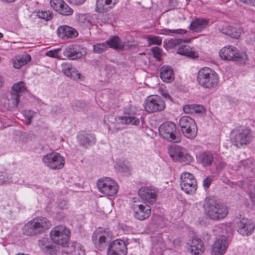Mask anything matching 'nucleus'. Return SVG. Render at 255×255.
Returning a JSON list of instances; mask_svg holds the SVG:
<instances>
[{
  "instance_id": "nucleus-1",
  "label": "nucleus",
  "mask_w": 255,
  "mask_h": 255,
  "mask_svg": "<svg viewBox=\"0 0 255 255\" xmlns=\"http://www.w3.org/2000/svg\"><path fill=\"white\" fill-rule=\"evenodd\" d=\"M205 214L215 221L224 219L228 214V209L224 204L211 198H207L203 206Z\"/></svg>"
},
{
  "instance_id": "nucleus-2",
  "label": "nucleus",
  "mask_w": 255,
  "mask_h": 255,
  "mask_svg": "<svg viewBox=\"0 0 255 255\" xmlns=\"http://www.w3.org/2000/svg\"><path fill=\"white\" fill-rule=\"evenodd\" d=\"M51 222L46 218L38 217L26 223L23 227L24 234L32 236L41 233L50 228Z\"/></svg>"
},
{
  "instance_id": "nucleus-3",
  "label": "nucleus",
  "mask_w": 255,
  "mask_h": 255,
  "mask_svg": "<svg viewBox=\"0 0 255 255\" xmlns=\"http://www.w3.org/2000/svg\"><path fill=\"white\" fill-rule=\"evenodd\" d=\"M219 55L222 60L234 61L240 65L245 64L248 60V56L245 51L240 50L231 45L221 48Z\"/></svg>"
},
{
  "instance_id": "nucleus-4",
  "label": "nucleus",
  "mask_w": 255,
  "mask_h": 255,
  "mask_svg": "<svg viewBox=\"0 0 255 255\" xmlns=\"http://www.w3.org/2000/svg\"><path fill=\"white\" fill-rule=\"evenodd\" d=\"M197 80L201 87L209 89L217 86L219 78L215 71L208 67H204L199 70Z\"/></svg>"
},
{
  "instance_id": "nucleus-5",
  "label": "nucleus",
  "mask_w": 255,
  "mask_h": 255,
  "mask_svg": "<svg viewBox=\"0 0 255 255\" xmlns=\"http://www.w3.org/2000/svg\"><path fill=\"white\" fill-rule=\"evenodd\" d=\"M160 135L166 140L175 142H179L181 136L176 130V126L171 122L163 123L159 128Z\"/></svg>"
},
{
  "instance_id": "nucleus-6",
  "label": "nucleus",
  "mask_w": 255,
  "mask_h": 255,
  "mask_svg": "<svg viewBox=\"0 0 255 255\" xmlns=\"http://www.w3.org/2000/svg\"><path fill=\"white\" fill-rule=\"evenodd\" d=\"M253 139L252 131L248 128L234 130L231 133V140L235 146L239 147L250 143Z\"/></svg>"
},
{
  "instance_id": "nucleus-7",
  "label": "nucleus",
  "mask_w": 255,
  "mask_h": 255,
  "mask_svg": "<svg viewBox=\"0 0 255 255\" xmlns=\"http://www.w3.org/2000/svg\"><path fill=\"white\" fill-rule=\"evenodd\" d=\"M70 234L69 229L62 225L54 227L50 232V238L53 242L62 246L67 245Z\"/></svg>"
},
{
  "instance_id": "nucleus-8",
  "label": "nucleus",
  "mask_w": 255,
  "mask_h": 255,
  "mask_svg": "<svg viewBox=\"0 0 255 255\" xmlns=\"http://www.w3.org/2000/svg\"><path fill=\"white\" fill-rule=\"evenodd\" d=\"M179 125L184 135L188 138H194L197 133V127L193 119L184 116L179 120Z\"/></svg>"
},
{
  "instance_id": "nucleus-9",
  "label": "nucleus",
  "mask_w": 255,
  "mask_h": 255,
  "mask_svg": "<svg viewBox=\"0 0 255 255\" xmlns=\"http://www.w3.org/2000/svg\"><path fill=\"white\" fill-rule=\"evenodd\" d=\"M97 187L100 192L107 196H113L117 194L119 186L116 182L110 178L100 179Z\"/></svg>"
},
{
  "instance_id": "nucleus-10",
  "label": "nucleus",
  "mask_w": 255,
  "mask_h": 255,
  "mask_svg": "<svg viewBox=\"0 0 255 255\" xmlns=\"http://www.w3.org/2000/svg\"><path fill=\"white\" fill-rule=\"evenodd\" d=\"M44 164L52 169H62L65 165V158L60 153L52 152L47 153L42 157Z\"/></svg>"
},
{
  "instance_id": "nucleus-11",
  "label": "nucleus",
  "mask_w": 255,
  "mask_h": 255,
  "mask_svg": "<svg viewBox=\"0 0 255 255\" xmlns=\"http://www.w3.org/2000/svg\"><path fill=\"white\" fill-rule=\"evenodd\" d=\"M170 157L175 161L185 163H190L193 160V157L187 153L185 150L178 145L171 146L168 148Z\"/></svg>"
},
{
  "instance_id": "nucleus-12",
  "label": "nucleus",
  "mask_w": 255,
  "mask_h": 255,
  "mask_svg": "<svg viewBox=\"0 0 255 255\" xmlns=\"http://www.w3.org/2000/svg\"><path fill=\"white\" fill-rule=\"evenodd\" d=\"M144 109L148 113L163 111L165 108L164 101L158 96H150L144 102Z\"/></svg>"
},
{
  "instance_id": "nucleus-13",
  "label": "nucleus",
  "mask_w": 255,
  "mask_h": 255,
  "mask_svg": "<svg viewBox=\"0 0 255 255\" xmlns=\"http://www.w3.org/2000/svg\"><path fill=\"white\" fill-rule=\"evenodd\" d=\"M134 217L137 220L143 221L149 218L151 208L145 202L135 201L132 207Z\"/></svg>"
},
{
  "instance_id": "nucleus-14",
  "label": "nucleus",
  "mask_w": 255,
  "mask_h": 255,
  "mask_svg": "<svg viewBox=\"0 0 255 255\" xmlns=\"http://www.w3.org/2000/svg\"><path fill=\"white\" fill-rule=\"evenodd\" d=\"M180 179V186L183 191L188 194H193L195 192L197 183L192 174L188 172L183 173Z\"/></svg>"
},
{
  "instance_id": "nucleus-15",
  "label": "nucleus",
  "mask_w": 255,
  "mask_h": 255,
  "mask_svg": "<svg viewBox=\"0 0 255 255\" xmlns=\"http://www.w3.org/2000/svg\"><path fill=\"white\" fill-rule=\"evenodd\" d=\"M26 90L25 84L22 82L15 83L12 87L10 93V99L9 104H11V107H16L19 103V98L21 95Z\"/></svg>"
},
{
  "instance_id": "nucleus-16",
  "label": "nucleus",
  "mask_w": 255,
  "mask_h": 255,
  "mask_svg": "<svg viewBox=\"0 0 255 255\" xmlns=\"http://www.w3.org/2000/svg\"><path fill=\"white\" fill-rule=\"evenodd\" d=\"M138 110L134 107L130 106L125 109V116L123 117V124H130L137 126L139 124V119L136 117Z\"/></svg>"
},
{
  "instance_id": "nucleus-17",
  "label": "nucleus",
  "mask_w": 255,
  "mask_h": 255,
  "mask_svg": "<svg viewBox=\"0 0 255 255\" xmlns=\"http://www.w3.org/2000/svg\"><path fill=\"white\" fill-rule=\"evenodd\" d=\"M127 248L124 241L116 240L109 246L107 250L108 255H126Z\"/></svg>"
},
{
  "instance_id": "nucleus-18",
  "label": "nucleus",
  "mask_w": 255,
  "mask_h": 255,
  "mask_svg": "<svg viewBox=\"0 0 255 255\" xmlns=\"http://www.w3.org/2000/svg\"><path fill=\"white\" fill-rule=\"evenodd\" d=\"M139 197L149 204L154 203L156 200L157 191L152 187H141L138 192Z\"/></svg>"
},
{
  "instance_id": "nucleus-19",
  "label": "nucleus",
  "mask_w": 255,
  "mask_h": 255,
  "mask_svg": "<svg viewBox=\"0 0 255 255\" xmlns=\"http://www.w3.org/2000/svg\"><path fill=\"white\" fill-rule=\"evenodd\" d=\"M229 243L225 236L216 239L212 246L211 255H223L226 252Z\"/></svg>"
},
{
  "instance_id": "nucleus-20",
  "label": "nucleus",
  "mask_w": 255,
  "mask_h": 255,
  "mask_svg": "<svg viewBox=\"0 0 255 255\" xmlns=\"http://www.w3.org/2000/svg\"><path fill=\"white\" fill-rule=\"evenodd\" d=\"M50 4L53 9L61 15L70 16L73 13V10L63 0H50Z\"/></svg>"
},
{
  "instance_id": "nucleus-21",
  "label": "nucleus",
  "mask_w": 255,
  "mask_h": 255,
  "mask_svg": "<svg viewBox=\"0 0 255 255\" xmlns=\"http://www.w3.org/2000/svg\"><path fill=\"white\" fill-rule=\"evenodd\" d=\"M86 54L87 51L85 48L80 47H74L73 45L67 47L63 51L64 55L71 60L81 58Z\"/></svg>"
},
{
  "instance_id": "nucleus-22",
  "label": "nucleus",
  "mask_w": 255,
  "mask_h": 255,
  "mask_svg": "<svg viewBox=\"0 0 255 255\" xmlns=\"http://www.w3.org/2000/svg\"><path fill=\"white\" fill-rule=\"evenodd\" d=\"M219 30L222 33L236 39L239 38L244 32L243 28L237 25L223 24L219 27Z\"/></svg>"
},
{
  "instance_id": "nucleus-23",
  "label": "nucleus",
  "mask_w": 255,
  "mask_h": 255,
  "mask_svg": "<svg viewBox=\"0 0 255 255\" xmlns=\"http://www.w3.org/2000/svg\"><path fill=\"white\" fill-rule=\"evenodd\" d=\"M255 229V225L252 220L243 218L238 224V232L243 236L251 235Z\"/></svg>"
},
{
  "instance_id": "nucleus-24",
  "label": "nucleus",
  "mask_w": 255,
  "mask_h": 255,
  "mask_svg": "<svg viewBox=\"0 0 255 255\" xmlns=\"http://www.w3.org/2000/svg\"><path fill=\"white\" fill-rule=\"evenodd\" d=\"M108 233L99 229L95 231L92 236V241L96 248L101 250L106 246Z\"/></svg>"
},
{
  "instance_id": "nucleus-25",
  "label": "nucleus",
  "mask_w": 255,
  "mask_h": 255,
  "mask_svg": "<svg viewBox=\"0 0 255 255\" xmlns=\"http://www.w3.org/2000/svg\"><path fill=\"white\" fill-rule=\"evenodd\" d=\"M57 33L58 37L62 39L73 38L78 35L76 30L67 25L59 27L57 30Z\"/></svg>"
},
{
  "instance_id": "nucleus-26",
  "label": "nucleus",
  "mask_w": 255,
  "mask_h": 255,
  "mask_svg": "<svg viewBox=\"0 0 255 255\" xmlns=\"http://www.w3.org/2000/svg\"><path fill=\"white\" fill-rule=\"evenodd\" d=\"M62 71L66 76L75 80H81L80 73L69 63H63L61 65Z\"/></svg>"
},
{
  "instance_id": "nucleus-27",
  "label": "nucleus",
  "mask_w": 255,
  "mask_h": 255,
  "mask_svg": "<svg viewBox=\"0 0 255 255\" xmlns=\"http://www.w3.org/2000/svg\"><path fill=\"white\" fill-rule=\"evenodd\" d=\"M119 0H97L96 11L99 13L107 12L114 7Z\"/></svg>"
},
{
  "instance_id": "nucleus-28",
  "label": "nucleus",
  "mask_w": 255,
  "mask_h": 255,
  "mask_svg": "<svg viewBox=\"0 0 255 255\" xmlns=\"http://www.w3.org/2000/svg\"><path fill=\"white\" fill-rule=\"evenodd\" d=\"M78 139L81 145L87 147L96 143L95 135L89 132H81L78 135Z\"/></svg>"
},
{
  "instance_id": "nucleus-29",
  "label": "nucleus",
  "mask_w": 255,
  "mask_h": 255,
  "mask_svg": "<svg viewBox=\"0 0 255 255\" xmlns=\"http://www.w3.org/2000/svg\"><path fill=\"white\" fill-rule=\"evenodd\" d=\"M209 20L206 18H196L191 22L189 29L194 32H201L209 25Z\"/></svg>"
},
{
  "instance_id": "nucleus-30",
  "label": "nucleus",
  "mask_w": 255,
  "mask_h": 255,
  "mask_svg": "<svg viewBox=\"0 0 255 255\" xmlns=\"http://www.w3.org/2000/svg\"><path fill=\"white\" fill-rule=\"evenodd\" d=\"M204 245L202 241L193 239L190 245V251L192 255H202L204 252Z\"/></svg>"
},
{
  "instance_id": "nucleus-31",
  "label": "nucleus",
  "mask_w": 255,
  "mask_h": 255,
  "mask_svg": "<svg viewBox=\"0 0 255 255\" xmlns=\"http://www.w3.org/2000/svg\"><path fill=\"white\" fill-rule=\"evenodd\" d=\"M160 77L164 82L170 83L174 79V72L172 68L167 65H164L160 70Z\"/></svg>"
},
{
  "instance_id": "nucleus-32",
  "label": "nucleus",
  "mask_w": 255,
  "mask_h": 255,
  "mask_svg": "<svg viewBox=\"0 0 255 255\" xmlns=\"http://www.w3.org/2000/svg\"><path fill=\"white\" fill-rule=\"evenodd\" d=\"M31 60V57L29 54L17 55L12 60L13 67L15 69H20L29 62Z\"/></svg>"
},
{
  "instance_id": "nucleus-33",
  "label": "nucleus",
  "mask_w": 255,
  "mask_h": 255,
  "mask_svg": "<svg viewBox=\"0 0 255 255\" xmlns=\"http://www.w3.org/2000/svg\"><path fill=\"white\" fill-rule=\"evenodd\" d=\"M177 53L192 59H196L199 56L197 51L194 50L192 48L186 45L180 47L178 49Z\"/></svg>"
},
{
  "instance_id": "nucleus-34",
  "label": "nucleus",
  "mask_w": 255,
  "mask_h": 255,
  "mask_svg": "<svg viewBox=\"0 0 255 255\" xmlns=\"http://www.w3.org/2000/svg\"><path fill=\"white\" fill-rule=\"evenodd\" d=\"M197 161L204 166L210 165L213 161V155L209 151L200 153L197 157Z\"/></svg>"
},
{
  "instance_id": "nucleus-35",
  "label": "nucleus",
  "mask_w": 255,
  "mask_h": 255,
  "mask_svg": "<svg viewBox=\"0 0 255 255\" xmlns=\"http://www.w3.org/2000/svg\"><path fill=\"white\" fill-rule=\"evenodd\" d=\"M77 19L79 22L85 24L89 28L93 25L94 19L89 14H78Z\"/></svg>"
},
{
  "instance_id": "nucleus-36",
  "label": "nucleus",
  "mask_w": 255,
  "mask_h": 255,
  "mask_svg": "<svg viewBox=\"0 0 255 255\" xmlns=\"http://www.w3.org/2000/svg\"><path fill=\"white\" fill-rule=\"evenodd\" d=\"M67 255H85V251L80 244L69 247L66 251Z\"/></svg>"
},
{
  "instance_id": "nucleus-37",
  "label": "nucleus",
  "mask_w": 255,
  "mask_h": 255,
  "mask_svg": "<svg viewBox=\"0 0 255 255\" xmlns=\"http://www.w3.org/2000/svg\"><path fill=\"white\" fill-rule=\"evenodd\" d=\"M106 42L108 47L119 49H122L124 47V44L121 42L120 38L117 36H114Z\"/></svg>"
},
{
  "instance_id": "nucleus-38",
  "label": "nucleus",
  "mask_w": 255,
  "mask_h": 255,
  "mask_svg": "<svg viewBox=\"0 0 255 255\" xmlns=\"http://www.w3.org/2000/svg\"><path fill=\"white\" fill-rule=\"evenodd\" d=\"M104 121L108 126L123 124V117H118L116 118L113 115H109L105 117Z\"/></svg>"
},
{
  "instance_id": "nucleus-39",
  "label": "nucleus",
  "mask_w": 255,
  "mask_h": 255,
  "mask_svg": "<svg viewBox=\"0 0 255 255\" xmlns=\"http://www.w3.org/2000/svg\"><path fill=\"white\" fill-rule=\"evenodd\" d=\"M220 228L222 230L221 233L223 234L222 236H225V235L229 236L232 234L233 228L231 223L221 224Z\"/></svg>"
},
{
  "instance_id": "nucleus-40",
  "label": "nucleus",
  "mask_w": 255,
  "mask_h": 255,
  "mask_svg": "<svg viewBox=\"0 0 255 255\" xmlns=\"http://www.w3.org/2000/svg\"><path fill=\"white\" fill-rule=\"evenodd\" d=\"M148 46L151 45H160L162 43V38L157 36L149 35L146 38Z\"/></svg>"
},
{
  "instance_id": "nucleus-41",
  "label": "nucleus",
  "mask_w": 255,
  "mask_h": 255,
  "mask_svg": "<svg viewBox=\"0 0 255 255\" xmlns=\"http://www.w3.org/2000/svg\"><path fill=\"white\" fill-rule=\"evenodd\" d=\"M182 42V40L181 39L171 38L168 40H164V43L166 45V47L171 48L180 44Z\"/></svg>"
},
{
  "instance_id": "nucleus-42",
  "label": "nucleus",
  "mask_w": 255,
  "mask_h": 255,
  "mask_svg": "<svg viewBox=\"0 0 255 255\" xmlns=\"http://www.w3.org/2000/svg\"><path fill=\"white\" fill-rule=\"evenodd\" d=\"M108 49L107 44L106 43H97L93 45V50L95 53H101Z\"/></svg>"
},
{
  "instance_id": "nucleus-43",
  "label": "nucleus",
  "mask_w": 255,
  "mask_h": 255,
  "mask_svg": "<svg viewBox=\"0 0 255 255\" xmlns=\"http://www.w3.org/2000/svg\"><path fill=\"white\" fill-rule=\"evenodd\" d=\"M60 50L61 48H56L53 50H50L46 52L45 55L48 57L60 59L61 58V56L60 54Z\"/></svg>"
},
{
  "instance_id": "nucleus-44",
  "label": "nucleus",
  "mask_w": 255,
  "mask_h": 255,
  "mask_svg": "<svg viewBox=\"0 0 255 255\" xmlns=\"http://www.w3.org/2000/svg\"><path fill=\"white\" fill-rule=\"evenodd\" d=\"M23 115L27 119V124L29 125L31 122V119L36 115V113L31 110H25L24 111Z\"/></svg>"
},
{
  "instance_id": "nucleus-45",
  "label": "nucleus",
  "mask_w": 255,
  "mask_h": 255,
  "mask_svg": "<svg viewBox=\"0 0 255 255\" xmlns=\"http://www.w3.org/2000/svg\"><path fill=\"white\" fill-rule=\"evenodd\" d=\"M38 16L39 17L49 20L52 17V13L50 11H41L38 12Z\"/></svg>"
},
{
  "instance_id": "nucleus-46",
  "label": "nucleus",
  "mask_w": 255,
  "mask_h": 255,
  "mask_svg": "<svg viewBox=\"0 0 255 255\" xmlns=\"http://www.w3.org/2000/svg\"><path fill=\"white\" fill-rule=\"evenodd\" d=\"M151 51L154 57L160 60L162 56V50L158 47H154L151 48Z\"/></svg>"
},
{
  "instance_id": "nucleus-47",
  "label": "nucleus",
  "mask_w": 255,
  "mask_h": 255,
  "mask_svg": "<svg viewBox=\"0 0 255 255\" xmlns=\"http://www.w3.org/2000/svg\"><path fill=\"white\" fill-rule=\"evenodd\" d=\"M158 91L164 98L171 99L170 96L167 93L165 87L164 86H159Z\"/></svg>"
},
{
  "instance_id": "nucleus-48",
  "label": "nucleus",
  "mask_w": 255,
  "mask_h": 255,
  "mask_svg": "<svg viewBox=\"0 0 255 255\" xmlns=\"http://www.w3.org/2000/svg\"><path fill=\"white\" fill-rule=\"evenodd\" d=\"M194 105H186L183 107V111L186 114H194Z\"/></svg>"
},
{
  "instance_id": "nucleus-49",
  "label": "nucleus",
  "mask_w": 255,
  "mask_h": 255,
  "mask_svg": "<svg viewBox=\"0 0 255 255\" xmlns=\"http://www.w3.org/2000/svg\"><path fill=\"white\" fill-rule=\"evenodd\" d=\"M171 36L175 35H183L187 33L185 29L179 28L176 29H171Z\"/></svg>"
},
{
  "instance_id": "nucleus-50",
  "label": "nucleus",
  "mask_w": 255,
  "mask_h": 255,
  "mask_svg": "<svg viewBox=\"0 0 255 255\" xmlns=\"http://www.w3.org/2000/svg\"><path fill=\"white\" fill-rule=\"evenodd\" d=\"M194 113H202L204 112V108L202 106L194 105Z\"/></svg>"
},
{
  "instance_id": "nucleus-51",
  "label": "nucleus",
  "mask_w": 255,
  "mask_h": 255,
  "mask_svg": "<svg viewBox=\"0 0 255 255\" xmlns=\"http://www.w3.org/2000/svg\"><path fill=\"white\" fill-rule=\"evenodd\" d=\"M171 29L168 28L161 29L158 30L157 33L161 35H170Z\"/></svg>"
},
{
  "instance_id": "nucleus-52",
  "label": "nucleus",
  "mask_w": 255,
  "mask_h": 255,
  "mask_svg": "<svg viewBox=\"0 0 255 255\" xmlns=\"http://www.w3.org/2000/svg\"><path fill=\"white\" fill-rule=\"evenodd\" d=\"M213 179L211 177L208 176L207 177L204 181H203V186L205 188H208L210 186Z\"/></svg>"
},
{
  "instance_id": "nucleus-53",
  "label": "nucleus",
  "mask_w": 255,
  "mask_h": 255,
  "mask_svg": "<svg viewBox=\"0 0 255 255\" xmlns=\"http://www.w3.org/2000/svg\"><path fill=\"white\" fill-rule=\"evenodd\" d=\"M47 242V239L44 238L39 241L38 244L41 249H42L43 250H45V249L48 248V246L46 245Z\"/></svg>"
},
{
  "instance_id": "nucleus-54",
  "label": "nucleus",
  "mask_w": 255,
  "mask_h": 255,
  "mask_svg": "<svg viewBox=\"0 0 255 255\" xmlns=\"http://www.w3.org/2000/svg\"><path fill=\"white\" fill-rule=\"evenodd\" d=\"M70 3L75 5H79L84 3L86 0H66Z\"/></svg>"
},
{
  "instance_id": "nucleus-55",
  "label": "nucleus",
  "mask_w": 255,
  "mask_h": 255,
  "mask_svg": "<svg viewBox=\"0 0 255 255\" xmlns=\"http://www.w3.org/2000/svg\"><path fill=\"white\" fill-rule=\"evenodd\" d=\"M68 205V202L66 200H62L58 204V207L61 209H67Z\"/></svg>"
},
{
  "instance_id": "nucleus-56",
  "label": "nucleus",
  "mask_w": 255,
  "mask_h": 255,
  "mask_svg": "<svg viewBox=\"0 0 255 255\" xmlns=\"http://www.w3.org/2000/svg\"><path fill=\"white\" fill-rule=\"evenodd\" d=\"M165 2L168 4L170 8H174L176 5V0H164Z\"/></svg>"
},
{
  "instance_id": "nucleus-57",
  "label": "nucleus",
  "mask_w": 255,
  "mask_h": 255,
  "mask_svg": "<svg viewBox=\"0 0 255 255\" xmlns=\"http://www.w3.org/2000/svg\"><path fill=\"white\" fill-rule=\"evenodd\" d=\"M243 2L252 6H255V0H240Z\"/></svg>"
},
{
  "instance_id": "nucleus-58",
  "label": "nucleus",
  "mask_w": 255,
  "mask_h": 255,
  "mask_svg": "<svg viewBox=\"0 0 255 255\" xmlns=\"http://www.w3.org/2000/svg\"><path fill=\"white\" fill-rule=\"evenodd\" d=\"M225 166V163L224 162H220L216 165V168L217 169H221Z\"/></svg>"
},
{
  "instance_id": "nucleus-59",
  "label": "nucleus",
  "mask_w": 255,
  "mask_h": 255,
  "mask_svg": "<svg viewBox=\"0 0 255 255\" xmlns=\"http://www.w3.org/2000/svg\"><path fill=\"white\" fill-rule=\"evenodd\" d=\"M3 37V34L0 32V39Z\"/></svg>"
}]
</instances>
